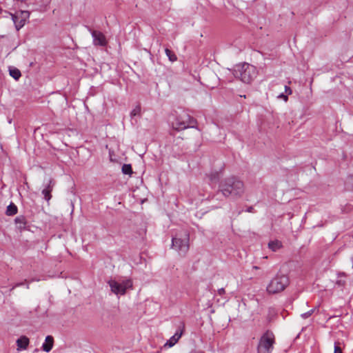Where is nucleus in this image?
<instances>
[{
	"label": "nucleus",
	"mask_w": 353,
	"mask_h": 353,
	"mask_svg": "<svg viewBox=\"0 0 353 353\" xmlns=\"http://www.w3.org/2000/svg\"><path fill=\"white\" fill-rule=\"evenodd\" d=\"M189 234L184 232L180 236H175L172 240V247L179 254L185 255L189 250Z\"/></svg>",
	"instance_id": "7ed1b4c3"
},
{
	"label": "nucleus",
	"mask_w": 353,
	"mask_h": 353,
	"mask_svg": "<svg viewBox=\"0 0 353 353\" xmlns=\"http://www.w3.org/2000/svg\"><path fill=\"white\" fill-rule=\"evenodd\" d=\"M241 80L246 83H251L256 77V68L250 64L244 63L239 67L238 72Z\"/></svg>",
	"instance_id": "39448f33"
},
{
	"label": "nucleus",
	"mask_w": 353,
	"mask_h": 353,
	"mask_svg": "<svg viewBox=\"0 0 353 353\" xmlns=\"http://www.w3.org/2000/svg\"><path fill=\"white\" fill-rule=\"evenodd\" d=\"M92 35L94 39L93 42L94 45L101 46L106 45V39L103 33L98 31H93L92 32Z\"/></svg>",
	"instance_id": "9d476101"
},
{
	"label": "nucleus",
	"mask_w": 353,
	"mask_h": 353,
	"mask_svg": "<svg viewBox=\"0 0 353 353\" xmlns=\"http://www.w3.org/2000/svg\"><path fill=\"white\" fill-rule=\"evenodd\" d=\"M22 284H23V283H17V284H15V285L13 286L12 289H14V288H17V287H19V286L21 285Z\"/></svg>",
	"instance_id": "cd10ccee"
},
{
	"label": "nucleus",
	"mask_w": 353,
	"mask_h": 353,
	"mask_svg": "<svg viewBox=\"0 0 353 353\" xmlns=\"http://www.w3.org/2000/svg\"><path fill=\"white\" fill-rule=\"evenodd\" d=\"M145 200H141V204L143 203Z\"/></svg>",
	"instance_id": "c85d7f7f"
},
{
	"label": "nucleus",
	"mask_w": 353,
	"mask_h": 353,
	"mask_svg": "<svg viewBox=\"0 0 353 353\" xmlns=\"http://www.w3.org/2000/svg\"><path fill=\"white\" fill-rule=\"evenodd\" d=\"M289 285L288 277L283 274H277L272 278L266 287V291L270 294H278L283 292Z\"/></svg>",
	"instance_id": "f03ea898"
},
{
	"label": "nucleus",
	"mask_w": 353,
	"mask_h": 353,
	"mask_svg": "<svg viewBox=\"0 0 353 353\" xmlns=\"http://www.w3.org/2000/svg\"><path fill=\"white\" fill-rule=\"evenodd\" d=\"M17 350H26L29 345V339L25 336H21L17 340Z\"/></svg>",
	"instance_id": "9b49d317"
},
{
	"label": "nucleus",
	"mask_w": 353,
	"mask_h": 353,
	"mask_svg": "<svg viewBox=\"0 0 353 353\" xmlns=\"http://www.w3.org/2000/svg\"><path fill=\"white\" fill-rule=\"evenodd\" d=\"M165 52L167 57H168L169 60L171 62H174L177 60V57H176V54L172 51H171L168 48H166L165 50Z\"/></svg>",
	"instance_id": "f3484780"
},
{
	"label": "nucleus",
	"mask_w": 353,
	"mask_h": 353,
	"mask_svg": "<svg viewBox=\"0 0 353 353\" xmlns=\"http://www.w3.org/2000/svg\"><path fill=\"white\" fill-rule=\"evenodd\" d=\"M51 191H52V188L50 185H48L47 188H46L45 189L43 190L42 194L45 199H50L51 198V194H50Z\"/></svg>",
	"instance_id": "6ab92c4d"
},
{
	"label": "nucleus",
	"mask_w": 353,
	"mask_h": 353,
	"mask_svg": "<svg viewBox=\"0 0 353 353\" xmlns=\"http://www.w3.org/2000/svg\"><path fill=\"white\" fill-rule=\"evenodd\" d=\"M348 183H351L353 185V176H350L349 179H348Z\"/></svg>",
	"instance_id": "a878e982"
},
{
	"label": "nucleus",
	"mask_w": 353,
	"mask_h": 353,
	"mask_svg": "<svg viewBox=\"0 0 353 353\" xmlns=\"http://www.w3.org/2000/svg\"><path fill=\"white\" fill-rule=\"evenodd\" d=\"M17 213V206L11 203L8 207L6 210V214L8 216H12Z\"/></svg>",
	"instance_id": "4468645a"
},
{
	"label": "nucleus",
	"mask_w": 353,
	"mask_h": 353,
	"mask_svg": "<svg viewBox=\"0 0 353 353\" xmlns=\"http://www.w3.org/2000/svg\"><path fill=\"white\" fill-rule=\"evenodd\" d=\"M278 98L282 99L284 101L287 102L288 100V97L285 94H281L278 96Z\"/></svg>",
	"instance_id": "4be33fe9"
},
{
	"label": "nucleus",
	"mask_w": 353,
	"mask_h": 353,
	"mask_svg": "<svg viewBox=\"0 0 353 353\" xmlns=\"http://www.w3.org/2000/svg\"><path fill=\"white\" fill-rule=\"evenodd\" d=\"M108 285L112 293L116 295H124L128 289L132 288V281L130 279H126L119 283L111 279L108 281Z\"/></svg>",
	"instance_id": "0eeeda50"
},
{
	"label": "nucleus",
	"mask_w": 353,
	"mask_h": 353,
	"mask_svg": "<svg viewBox=\"0 0 353 353\" xmlns=\"http://www.w3.org/2000/svg\"><path fill=\"white\" fill-rule=\"evenodd\" d=\"M281 242L279 241H273L268 243V247L272 251L275 252L281 247Z\"/></svg>",
	"instance_id": "2eb2a0df"
},
{
	"label": "nucleus",
	"mask_w": 353,
	"mask_h": 353,
	"mask_svg": "<svg viewBox=\"0 0 353 353\" xmlns=\"http://www.w3.org/2000/svg\"><path fill=\"white\" fill-rule=\"evenodd\" d=\"M53 337L52 336H47L45 342L42 345V350L46 352H49L53 347Z\"/></svg>",
	"instance_id": "f8f14e48"
},
{
	"label": "nucleus",
	"mask_w": 353,
	"mask_h": 353,
	"mask_svg": "<svg viewBox=\"0 0 353 353\" xmlns=\"http://www.w3.org/2000/svg\"><path fill=\"white\" fill-rule=\"evenodd\" d=\"M185 329V325L183 323H181L179 327L178 330L175 332V334L170 338L169 340L165 343L164 347H173L181 339V336L183 334Z\"/></svg>",
	"instance_id": "1a4fd4ad"
},
{
	"label": "nucleus",
	"mask_w": 353,
	"mask_h": 353,
	"mask_svg": "<svg viewBox=\"0 0 353 353\" xmlns=\"http://www.w3.org/2000/svg\"><path fill=\"white\" fill-rule=\"evenodd\" d=\"M247 212H253V208L252 207H250L247 209L246 210Z\"/></svg>",
	"instance_id": "bb28decb"
},
{
	"label": "nucleus",
	"mask_w": 353,
	"mask_h": 353,
	"mask_svg": "<svg viewBox=\"0 0 353 353\" xmlns=\"http://www.w3.org/2000/svg\"><path fill=\"white\" fill-rule=\"evenodd\" d=\"M141 112V106L139 105H137L131 111L130 116L131 117H135V116H137V115H140Z\"/></svg>",
	"instance_id": "aec40b11"
},
{
	"label": "nucleus",
	"mask_w": 353,
	"mask_h": 353,
	"mask_svg": "<svg viewBox=\"0 0 353 353\" xmlns=\"http://www.w3.org/2000/svg\"><path fill=\"white\" fill-rule=\"evenodd\" d=\"M243 183L235 177L226 179L221 184V190L224 196H236L243 191Z\"/></svg>",
	"instance_id": "f257e3e1"
},
{
	"label": "nucleus",
	"mask_w": 353,
	"mask_h": 353,
	"mask_svg": "<svg viewBox=\"0 0 353 353\" xmlns=\"http://www.w3.org/2000/svg\"><path fill=\"white\" fill-rule=\"evenodd\" d=\"M195 123V120L186 113L175 117L171 121L172 127L178 131L185 130L189 127H193Z\"/></svg>",
	"instance_id": "423d86ee"
},
{
	"label": "nucleus",
	"mask_w": 353,
	"mask_h": 353,
	"mask_svg": "<svg viewBox=\"0 0 353 353\" xmlns=\"http://www.w3.org/2000/svg\"><path fill=\"white\" fill-rule=\"evenodd\" d=\"M122 172L125 174H131L132 170L130 164H124L122 166Z\"/></svg>",
	"instance_id": "a211bd4d"
},
{
	"label": "nucleus",
	"mask_w": 353,
	"mask_h": 353,
	"mask_svg": "<svg viewBox=\"0 0 353 353\" xmlns=\"http://www.w3.org/2000/svg\"><path fill=\"white\" fill-rule=\"evenodd\" d=\"M274 343V336L272 332L267 331L259 339L257 346L258 353H272Z\"/></svg>",
	"instance_id": "20e7f679"
},
{
	"label": "nucleus",
	"mask_w": 353,
	"mask_h": 353,
	"mask_svg": "<svg viewBox=\"0 0 353 353\" xmlns=\"http://www.w3.org/2000/svg\"><path fill=\"white\" fill-rule=\"evenodd\" d=\"M14 222L19 230L24 229L26 225V218L23 216L16 217Z\"/></svg>",
	"instance_id": "ddd939ff"
},
{
	"label": "nucleus",
	"mask_w": 353,
	"mask_h": 353,
	"mask_svg": "<svg viewBox=\"0 0 353 353\" xmlns=\"http://www.w3.org/2000/svg\"><path fill=\"white\" fill-rule=\"evenodd\" d=\"M334 353H342V350L338 345L334 346Z\"/></svg>",
	"instance_id": "b1692460"
},
{
	"label": "nucleus",
	"mask_w": 353,
	"mask_h": 353,
	"mask_svg": "<svg viewBox=\"0 0 353 353\" xmlns=\"http://www.w3.org/2000/svg\"><path fill=\"white\" fill-rule=\"evenodd\" d=\"M9 72L10 76L13 77L15 80H18L21 76L20 70L15 68H10L9 70Z\"/></svg>",
	"instance_id": "dca6fc26"
},
{
	"label": "nucleus",
	"mask_w": 353,
	"mask_h": 353,
	"mask_svg": "<svg viewBox=\"0 0 353 353\" xmlns=\"http://www.w3.org/2000/svg\"><path fill=\"white\" fill-rule=\"evenodd\" d=\"M285 92L287 96L290 95L292 94V90L290 87L285 85Z\"/></svg>",
	"instance_id": "5701e85b"
},
{
	"label": "nucleus",
	"mask_w": 353,
	"mask_h": 353,
	"mask_svg": "<svg viewBox=\"0 0 353 353\" xmlns=\"http://www.w3.org/2000/svg\"><path fill=\"white\" fill-rule=\"evenodd\" d=\"M225 293V289L224 288H220L218 290V294L219 295H223Z\"/></svg>",
	"instance_id": "393cba45"
},
{
	"label": "nucleus",
	"mask_w": 353,
	"mask_h": 353,
	"mask_svg": "<svg viewBox=\"0 0 353 353\" xmlns=\"http://www.w3.org/2000/svg\"><path fill=\"white\" fill-rule=\"evenodd\" d=\"M10 15L18 31L25 26L26 21L30 17V12L27 10H19L15 13H10Z\"/></svg>",
	"instance_id": "6e6552de"
},
{
	"label": "nucleus",
	"mask_w": 353,
	"mask_h": 353,
	"mask_svg": "<svg viewBox=\"0 0 353 353\" xmlns=\"http://www.w3.org/2000/svg\"><path fill=\"white\" fill-rule=\"evenodd\" d=\"M314 311V309L310 310L307 312L303 313L301 316L303 319H307L313 314Z\"/></svg>",
	"instance_id": "412c9836"
}]
</instances>
